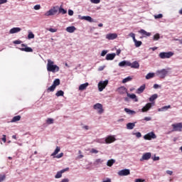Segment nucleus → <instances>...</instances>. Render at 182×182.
<instances>
[{
    "label": "nucleus",
    "instance_id": "9",
    "mask_svg": "<svg viewBox=\"0 0 182 182\" xmlns=\"http://www.w3.org/2000/svg\"><path fill=\"white\" fill-rule=\"evenodd\" d=\"M153 106H154V102H149L141 109V112H143V113H146V112H149V109H151Z\"/></svg>",
    "mask_w": 182,
    "mask_h": 182
},
{
    "label": "nucleus",
    "instance_id": "7",
    "mask_svg": "<svg viewBox=\"0 0 182 182\" xmlns=\"http://www.w3.org/2000/svg\"><path fill=\"white\" fill-rule=\"evenodd\" d=\"M156 134L154 132H149L144 136V140H151V139H156Z\"/></svg>",
    "mask_w": 182,
    "mask_h": 182
},
{
    "label": "nucleus",
    "instance_id": "21",
    "mask_svg": "<svg viewBox=\"0 0 182 182\" xmlns=\"http://www.w3.org/2000/svg\"><path fill=\"white\" fill-rule=\"evenodd\" d=\"M76 31V27L75 26H68L66 28V31L69 33H73Z\"/></svg>",
    "mask_w": 182,
    "mask_h": 182
},
{
    "label": "nucleus",
    "instance_id": "61",
    "mask_svg": "<svg viewBox=\"0 0 182 182\" xmlns=\"http://www.w3.org/2000/svg\"><path fill=\"white\" fill-rule=\"evenodd\" d=\"M166 173L168 174H169V176H172L173 175V171H166Z\"/></svg>",
    "mask_w": 182,
    "mask_h": 182
},
{
    "label": "nucleus",
    "instance_id": "29",
    "mask_svg": "<svg viewBox=\"0 0 182 182\" xmlns=\"http://www.w3.org/2000/svg\"><path fill=\"white\" fill-rule=\"evenodd\" d=\"M19 120H21V116L20 115L15 116L11 119V123H15L16 122H19Z\"/></svg>",
    "mask_w": 182,
    "mask_h": 182
},
{
    "label": "nucleus",
    "instance_id": "36",
    "mask_svg": "<svg viewBox=\"0 0 182 182\" xmlns=\"http://www.w3.org/2000/svg\"><path fill=\"white\" fill-rule=\"evenodd\" d=\"M157 97H158L157 94H154V95H151L149 97V102H154V100H156V99H157Z\"/></svg>",
    "mask_w": 182,
    "mask_h": 182
},
{
    "label": "nucleus",
    "instance_id": "43",
    "mask_svg": "<svg viewBox=\"0 0 182 182\" xmlns=\"http://www.w3.org/2000/svg\"><path fill=\"white\" fill-rule=\"evenodd\" d=\"M47 123H48V124H53V119H52V118H48V119H47Z\"/></svg>",
    "mask_w": 182,
    "mask_h": 182
},
{
    "label": "nucleus",
    "instance_id": "1",
    "mask_svg": "<svg viewBox=\"0 0 182 182\" xmlns=\"http://www.w3.org/2000/svg\"><path fill=\"white\" fill-rule=\"evenodd\" d=\"M47 70L48 72H53V73L59 72V66L55 65V63L52 61V60L48 59L47 63Z\"/></svg>",
    "mask_w": 182,
    "mask_h": 182
},
{
    "label": "nucleus",
    "instance_id": "58",
    "mask_svg": "<svg viewBox=\"0 0 182 182\" xmlns=\"http://www.w3.org/2000/svg\"><path fill=\"white\" fill-rule=\"evenodd\" d=\"M135 182H144V180L141 179V178H138L135 180Z\"/></svg>",
    "mask_w": 182,
    "mask_h": 182
},
{
    "label": "nucleus",
    "instance_id": "41",
    "mask_svg": "<svg viewBox=\"0 0 182 182\" xmlns=\"http://www.w3.org/2000/svg\"><path fill=\"white\" fill-rule=\"evenodd\" d=\"M134 42L135 43L136 48H139V46H141V43H142L141 41L135 40Z\"/></svg>",
    "mask_w": 182,
    "mask_h": 182
},
{
    "label": "nucleus",
    "instance_id": "24",
    "mask_svg": "<svg viewBox=\"0 0 182 182\" xmlns=\"http://www.w3.org/2000/svg\"><path fill=\"white\" fill-rule=\"evenodd\" d=\"M87 86H89V82H85L84 84H81L79 86V90H85L86 87H87Z\"/></svg>",
    "mask_w": 182,
    "mask_h": 182
},
{
    "label": "nucleus",
    "instance_id": "56",
    "mask_svg": "<svg viewBox=\"0 0 182 182\" xmlns=\"http://www.w3.org/2000/svg\"><path fill=\"white\" fill-rule=\"evenodd\" d=\"M68 15L70 16H73V10H68Z\"/></svg>",
    "mask_w": 182,
    "mask_h": 182
},
{
    "label": "nucleus",
    "instance_id": "53",
    "mask_svg": "<svg viewBox=\"0 0 182 182\" xmlns=\"http://www.w3.org/2000/svg\"><path fill=\"white\" fill-rule=\"evenodd\" d=\"M5 178H6V176H5V175H1L0 176V182H2V181H4V180H5Z\"/></svg>",
    "mask_w": 182,
    "mask_h": 182
},
{
    "label": "nucleus",
    "instance_id": "45",
    "mask_svg": "<svg viewBox=\"0 0 182 182\" xmlns=\"http://www.w3.org/2000/svg\"><path fill=\"white\" fill-rule=\"evenodd\" d=\"M154 18H155V19H160V18H163V14H160L158 15H155Z\"/></svg>",
    "mask_w": 182,
    "mask_h": 182
},
{
    "label": "nucleus",
    "instance_id": "19",
    "mask_svg": "<svg viewBox=\"0 0 182 182\" xmlns=\"http://www.w3.org/2000/svg\"><path fill=\"white\" fill-rule=\"evenodd\" d=\"M21 29L19 27H14L11 28L9 31V33H18V32H21Z\"/></svg>",
    "mask_w": 182,
    "mask_h": 182
},
{
    "label": "nucleus",
    "instance_id": "57",
    "mask_svg": "<svg viewBox=\"0 0 182 182\" xmlns=\"http://www.w3.org/2000/svg\"><path fill=\"white\" fill-rule=\"evenodd\" d=\"M8 2V0H0V5H2V4H6Z\"/></svg>",
    "mask_w": 182,
    "mask_h": 182
},
{
    "label": "nucleus",
    "instance_id": "22",
    "mask_svg": "<svg viewBox=\"0 0 182 182\" xmlns=\"http://www.w3.org/2000/svg\"><path fill=\"white\" fill-rule=\"evenodd\" d=\"M139 32V33L143 35V36H151V33H149L144 29H141Z\"/></svg>",
    "mask_w": 182,
    "mask_h": 182
},
{
    "label": "nucleus",
    "instance_id": "40",
    "mask_svg": "<svg viewBox=\"0 0 182 182\" xmlns=\"http://www.w3.org/2000/svg\"><path fill=\"white\" fill-rule=\"evenodd\" d=\"M35 38V34L32 33L31 31H28V39H33Z\"/></svg>",
    "mask_w": 182,
    "mask_h": 182
},
{
    "label": "nucleus",
    "instance_id": "47",
    "mask_svg": "<svg viewBox=\"0 0 182 182\" xmlns=\"http://www.w3.org/2000/svg\"><path fill=\"white\" fill-rule=\"evenodd\" d=\"M15 45H21L22 43V41L16 40L13 42Z\"/></svg>",
    "mask_w": 182,
    "mask_h": 182
},
{
    "label": "nucleus",
    "instance_id": "27",
    "mask_svg": "<svg viewBox=\"0 0 182 182\" xmlns=\"http://www.w3.org/2000/svg\"><path fill=\"white\" fill-rule=\"evenodd\" d=\"M114 163H116V160H114V159H109L107 162V166L108 167H112V166H113Z\"/></svg>",
    "mask_w": 182,
    "mask_h": 182
},
{
    "label": "nucleus",
    "instance_id": "50",
    "mask_svg": "<svg viewBox=\"0 0 182 182\" xmlns=\"http://www.w3.org/2000/svg\"><path fill=\"white\" fill-rule=\"evenodd\" d=\"M48 31L49 32H52L53 33L55 32H58V29L56 28H49Z\"/></svg>",
    "mask_w": 182,
    "mask_h": 182
},
{
    "label": "nucleus",
    "instance_id": "44",
    "mask_svg": "<svg viewBox=\"0 0 182 182\" xmlns=\"http://www.w3.org/2000/svg\"><path fill=\"white\" fill-rule=\"evenodd\" d=\"M129 36L132 38L134 41H136V34H134V33H129Z\"/></svg>",
    "mask_w": 182,
    "mask_h": 182
},
{
    "label": "nucleus",
    "instance_id": "11",
    "mask_svg": "<svg viewBox=\"0 0 182 182\" xmlns=\"http://www.w3.org/2000/svg\"><path fill=\"white\" fill-rule=\"evenodd\" d=\"M151 159V153L146 152L143 154L142 157L140 159V161H144V160H150Z\"/></svg>",
    "mask_w": 182,
    "mask_h": 182
},
{
    "label": "nucleus",
    "instance_id": "16",
    "mask_svg": "<svg viewBox=\"0 0 182 182\" xmlns=\"http://www.w3.org/2000/svg\"><path fill=\"white\" fill-rule=\"evenodd\" d=\"M116 38H117V33H108L106 35V39H108V41H113Z\"/></svg>",
    "mask_w": 182,
    "mask_h": 182
},
{
    "label": "nucleus",
    "instance_id": "18",
    "mask_svg": "<svg viewBox=\"0 0 182 182\" xmlns=\"http://www.w3.org/2000/svg\"><path fill=\"white\" fill-rule=\"evenodd\" d=\"M116 58V53H109L106 55V60H113Z\"/></svg>",
    "mask_w": 182,
    "mask_h": 182
},
{
    "label": "nucleus",
    "instance_id": "34",
    "mask_svg": "<svg viewBox=\"0 0 182 182\" xmlns=\"http://www.w3.org/2000/svg\"><path fill=\"white\" fill-rule=\"evenodd\" d=\"M55 89H56V87H55V86L53 85V84L50 87H48V88L47 89V92H48V93H49V92H55Z\"/></svg>",
    "mask_w": 182,
    "mask_h": 182
},
{
    "label": "nucleus",
    "instance_id": "28",
    "mask_svg": "<svg viewBox=\"0 0 182 182\" xmlns=\"http://www.w3.org/2000/svg\"><path fill=\"white\" fill-rule=\"evenodd\" d=\"M144 89H146V85H141L139 88L137 89V93H143V92H144Z\"/></svg>",
    "mask_w": 182,
    "mask_h": 182
},
{
    "label": "nucleus",
    "instance_id": "2",
    "mask_svg": "<svg viewBox=\"0 0 182 182\" xmlns=\"http://www.w3.org/2000/svg\"><path fill=\"white\" fill-rule=\"evenodd\" d=\"M168 70H170V68L158 70L156 71L155 75L160 79H165L166 76L168 75Z\"/></svg>",
    "mask_w": 182,
    "mask_h": 182
},
{
    "label": "nucleus",
    "instance_id": "23",
    "mask_svg": "<svg viewBox=\"0 0 182 182\" xmlns=\"http://www.w3.org/2000/svg\"><path fill=\"white\" fill-rule=\"evenodd\" d=\"M127 96L129 97L130 99L134 100V102H139V100H137V97L135 94H129V92L127 94Z\"/></svg>",
    "mask_w": 182,
    "mask_h": 182
},
{
    "label": "nucleus",
    "instance_id": "64",
    "mask_svg": "<svg viewBox=\"0 0 182 182\" xmlns=\"http://www.w3.org/2000/svg\"><path fill=\"white\" fill-rule=\"evenodd\" d=\"M154 89H159V85L157 84L154 85Z\"/></svg>",
    "mask_w": 182,
    "mask_h": 182
},
{
    "label": "nucleus",
    "instance_id": "30",
    "mask_svg": "<svg viewBox=\"0 0 182 182\" xmlns=\"http://www.w3.org/2000/svg\"><path fill=\"white\" fill-rule=\"evenodd\" d=\"M124 112L128 113V114H136V111L132 110L129 108H124Z\"/></svg>",
    "mask_w": 182,
    "mask_h": 182
},
{
    "label": "nucleus",
    "instance_id": "39",
    "mask_svg": "<svg viewBox=\"0 0 182 182\" xmlns=\"http://www.w3.org/2000/svg\"><path fill=\"white\" fill-rule=\"evenodd\" d=\"M63 95H65V92L62 90H59L55 93V96H57V97H59L60 96H63Z\"/></svg>",
    "mask_w": 182,
    "mask_h": 182
},
{
    "label": "nucleus",
    "instance_id": "59",
    "mask_svg": "<svg viewBox=\"0 0 182 182\" xmlns=\"http://www.w3.org/2000/svg\"><path fill=\"white\" fill-rule=\"evenodd\" d=\"M144 120H146V122H150V120H151V117H146L144 118Z\"/></svg>",
    "mask_w": 182,
    "mask_h": 182
},
{
    "label": "nucleus",
    "instance_id": "25",
    "mask_svg": "<svg viewBox=\"0 0 182 182\" xmlns=\"http://www.w3.org/2000/svg\"><path fill=\"white\" fill-rule=\"evenodd\" d=\"M134 126H136L134 123L129 122L127 124V129H128V130H133Z\"/></svg>",
    "mask_w": 182,
    "mask_h": 182
},
{
    "label": "nucleus",
    "instance_id": "46",
    "mask_svg": "<svg viewBox=\"0 0 182 182\" xmlns=\"http://www.w3.org/2000/svg\"><path fill=\"white\" fill-rule=\"evenodd\" d=\"M33 9H35V11H39V9H41V5L37 4L34 6Z\"/></svg>",
    "mask_w": 182,
    "mask_h": 182
},
{
    "label": "nucleus",
    "instance_id": "62",
    "mask_svg": "<svg viewBox=\"0 0 182 182\" xmlns=\"http://www.w3.org/2000/svg\"><path fill=\"white\" fill-rule=\"evenodd\" d=\"M121 53H122V50H120V49L117 50V55H119Z\"/></svg>",
    "mask_w": 182,
    "mask_h": 182
},
{
    "label": "nucleus",
    "instance_id": "8",
    "mask_svg": "<svg viewBox=\"0 0 182 182\" xmlns=\"http://www.w3.org/2000/svg\"><path fill=\"white\" fill-rule=\"evenodd\" d=\"M93 107H94L95 110H98V113L100 114H102V113H103V112H104L103 105H102V104H100V103L95 104Z\"/></svg>",
    "mask_w": 182,
    "mask_h": 182
},
{
    "label": "nucleus",
    "instance_id": "14",
    "mask_svg": "<svg viewBox=\"0 0 182 182\" xmlns=\"http://www.w3.org/2000/svg\"><path fill=\"white\" fill-rule=\"evenodd\" d=\"M118 174L121 176H129L130 174L129 169H122L118 172Z\"/></svg>",
    "mask_w": 182,
    "mask_h": 182
},
{
    "label": "nucleus",
    "instance_id": "35",
    "mask_svg": "<svg viewBox=\"0 0 182 182\" xmlns=\"http://www.w3.org/2000/svg\"><path fill=\"white\" fill-rule=\"evenodd\" d=\"M59 85H60V80L57 78L53 81V85H54L56 87V86H59Z\"/></svg>",
    "mask_w": 182,
    "mask_h": 182
},
{
    "label": "nucleus",
    "instance_id": "3",
    "mask_svg": "<svg viewBox=\"0 0 182 182\" xmlns=\"http://www.w3.org/2000/svg\"><path fill=\"white\" fill-rule=\"evenodd\" d=\"M174 53L171 52V51H168V52H161L159 53V56L161 59H170V58H171V56H173Z\"/></svg>",
    "mask_w": 182,
    "mask_h": 182
},
{
    "label": "nucleus",
    "instance_id": "10",
    "mask_svg": "<svg viewBox=\"0 0 182 182\" xmlns=\"http://www.w3.org/2000/svg\"><path fill=\"white\" fill-rule=\"evenodd\" d=\"M114 141H116V138L113 136H108L105 139V143L107 144H110V143H114Z\"/></svg>",
    "mask_w": 182,
    "mask_h": 182
},
{
    "label": "nucleus",
    "instance_id": "26",
    "mask_svg": "<svg viewBox=\"0 0 182 182\" xmlns=\"http://www.w3.org/2000/svg\"><path fill=\"white\" fill-rule=\"evenodd\" d=\"M129 61H122L119 63V66H120L121 68H123V66H129Z\"/></svg>",
    "mask_w": 182,
    "mask_h": 182
},
{
    "label": "nucleus",
    "instance_id": "31",
    "mask_svg": "<svg viewBox=\"0 0 182 182\" xmlns=\"http://www.w3.org/2000/svg\"><path fill=\"white\" fill-rule=\"evenodd\" d=\"M81 19H84L85 21H87L88 22H93V18H92V17L89 16H82Z\"/></svg>",
    "mask_w": 182,
    "mask_h": 182
},
{
    "label": "nucleus",
    "instance_id": "6",
    "mask_svg": "<svg viewBox=\"0 0 182 182\" xmlns=\"http://www.w3.org/2000/svg\"><path fill=\"white\" fill-rule=\"evenodd\" d=\"M173 127V132H181L182 131V123H176V124H173L172 125Z\"/></svg>",
    "mask_w": 182,
    "mask_h": 182
},
{
    "label": "nucleus",
    "instance_id": "48",
    "mask_svg": "<svg viewBox=\"0 0 182 182\" xmlns=\"http://www.w3.org/2000/svg\"><path fill=\"white\" fill-rule=\"evenodd\" d=\"M92 4H100V0H90Z\"/></svg>",
    "mask_w": 182,
    "mask_h": 182
},
{
    "label": "nucleus",
    "instance_id": "5",
    "mask_svg": "<svg viewBox=\"0 0 182 182\" xmlns=\"http://www.w3.org/2000/svg\"><path fill=\"white\" fill-rule=\"evenodd\" d=\"M109 85V80L100 81L98 83V89L100 92H103V90Z\"/></svg>",
    "mask_w": 182,
    "mask_h": 182
},
{
    "label": "nucleus",
    "instance_id": "13",
    "mask_svg": "<svg viewBox=\"0 0 182 182\" xmlns=\"http://www.w3.org/2000/svg\"><path fill=\"white\" fill-rule=\"evenodd\" d=\"M66 171H69V168H65L62 169L61 171H58L57 173V174L55 176V178H60V177H62V174H63V173H65Z\"/></svg>",
    "mask_w": 182,
    "mask_h": 182
},
{
    "label": "nucleus",
    "instance_id": "42",
    "mask_svg": "<svg viewBox=\"0 0 182 182\" xmlns=\"http://www.w3.org/2000/svg\"><path fill=\"white\" fill-rule=\"evenodd\" d=\"M160 39V34L156 33L154 36V41H159Z\"/></svg>",
    "mask_w": 182,
    "mask_h": 182
},
{
    "label": "nucleus",
    "instance_id": "60",
    "mask_svg": "<svg viewBox=\"0 0 182 182\" xmlns=\"http://www.w3.org/2000/svg\"><path fill=\"white\" fill-rule=\"evenodd\" d=\"M153 160H154V161H157L160 160V157L155 156Z\"/></svg>",
    "mask_w": 182,
    "mask_h": 182
},
{
    "label": "nucleus",
    "instance_id": "51",
    "mask_svg": "<svg viewBox=\"0 0 182 182\" xmlns=\"http://www.w3.org/2000/svg\"><path fill=\"white\" fill-rule=\"evenodd\" d=\"M134 134L138 139H139V137H141V133L140 132H136Z\"/></svg>",
    "mask_w": 182,
    "mask_h": 182
},
{
    "label": "nucleus",
    "instance_id": "55",
    "mask_svg": "<svg viewBox=\"0 0 182 182\" xmlns=\"http://www.w3.org/2000/svg\"><path fill=\"white\" fill-rule=\"evenodd\" d=\"M1 140L4 143H6V135H3Z\"/></svg>",
    "mask_w": 182,
    "mask_h": 182
},
{
    "label": "nucleus",
    "instance_id": "17",
    "mask_svg": "<svg viewBox=\"0 0 182 182\" xmlns=\"http://www.w3.org/2000/svg\"><path fill=\"white\" fill-rule=\"evenodd\" d=\"M118 93H119V95H124V93H127V88H126L125 87H120L118 88L117 90Z\"/></svg>",
    "mask_w": 182,
    "mask_h": 182
},
{
    "label": "nucleus",
    "instance_id": "4",
    "mask_svg": "<svg viewBox=\"0 0 182 182\" xmlns=\"http://www.w3.org/2000/svg\"><path fill=\"white\" fill-rule=\"evenodd\" d=\"M59 9V6H54L48 11L45 14V16H52L58 13V10Z\"/></svg>",
    "mask_w": 182,
    "mask_h": 182
},
{
    "label": "nucleus",
    "instance_id": "54",
    "mask_svg": "<svg viewBox=\"0 0 182 182\" xmlns=\"http://www.w3.org/2000/svg\"><path fill=\"white\" fill-rule=\"evenodd\" d=\"M107 53V50H102L101 53V56H105V55Z\"/></svg>",
    "mask_w": 182,
    "mask_h": 182
},
{
    "label": "nucleus",
    "instance_id": "38",
    "mask_svg": "<svg viewBox=\"0 0 182 182\" xmlns=\"http://www.w3.org/2000/svg\"><path fill=\"white\" fill-rule=\"evenodd\" d=\"M58 12L59 14H62L63 15H65V14H66L68 11L62 7H60V8L58 7Z\"/></svg>",
    "mask_w": 182,
    "mask_h": 182
},
{
    "label": "nucleus",
    "instance_id": "32",
    "mask_svg": "<svg viewBox=\"0 0 182 182\" xmlns=\"http://www.w3.org/2000/svg\"><path fill=\"white\" fill-rule=\"evenodd\" d=\"M155 73H149L146 75V79L149 80V79H151L153 77H154L155 76Z\"/></svg>",
    "mask_w": 182,
    "mask_h": 182
},
{
    "label": "nucleus",
    "instance_id": "63",
    "mask_svg": "<svg viewBox=\"0 0 182 182\" xmlns=\"http://www.w3.org/2000/svg\"><path fill=\"white\" fill-rule=\"evenodd\" d=\"M61 182H69V179L68 178H64L61 181Z\"/></svg>",
    "mask_w": 182,
    "mask_h": 182
},
{
    "label": "nucleus",
    "instance_id": "52",
    "mask_svg": "<svg viewBox=\"0 0 182 182\" xmlns=\"http://www.w3.org/2000/svg\"><path fill=\"white\" fill-rule=\"evenodd\" d=\"M90 152L97 154V153H99V151L96 150L95 149H92Z\"/></svg>",
    "mask_w": 182,
    "mask_h": 182
},
{
    "label": "nucleus",
    "instance_id": "49",
    "mask_svg": "<svg viewBox=\"0 0 182 182\" xmlns=\"http://www.w3.org/2000/svg\"><path fill=\"white\" fill-rule=\"evenodd\" d=\"M55 157H56V159H62V157H63V153L61 152L60 154L57 155Z\"/></svg>",
    "mask_w": 182,
    "mask_h": 182
},
{
    "label": "nucleus",
    "instance_id": "20",
    "mask_svg": "<svg viewBox=\"0 0 182 182\" xmlns=\"http://www.w3.org/2000/svg\"><path fill=\"white\" fill-rule=\"evenodd\" d=\"M168 109H171V105H167V106L162 107L158 109V112H166V111L168 110Z\"/></svg>",
    "mask_w": 182,
    "mask_h": 182
},
{
    "label": "nucleus",
    "instance_id": "37",
    "mask_svg": "<svg viewBox=\"0 0 182 182\" xmlns=\"http://www.w3.org/2000/svg\"><path fill=\"white\" fill-rule=\"evenodd\" d=\"M132 79H133V78H132V77L129 76V77L124 78V79L122 80V83H127V82L132 81Z\"/></svg>",
    "mask_w": 182,
    "mask_h": 182
},
{
    "label": "nucleus",
    "instance_id": "33",
    "mask_svg": "<svg viewBox=\"0 0 182 182\" xmlns=\"http://www.w3.org/2000/svg\"><path fill=\"white\" fill-rule=\"evenodd\" d=\"M59 151H60V146H57L55 150L54 151V152L51 154V156L53 157L56 156V154H58V153H59Z\"/></svg>",
    "mask_w": 182,
    "mask_h": 182
},
{
    "label": "nucleus",
    "instance_id": "15",
    "mask_svg": "<svg viewBox=\"0 0 182 182\" xmlns=\"http://www.w3.org/2000/svg\"><path fill=\"white\" fill-rule=\"evenodd\" d=\"M129 66L132 69H139V68H140V64L137 61H134L133 63L129 62Z\"/></svg>",
    "mask_w": 182,
    "mask_h": 182
},
{
    "label": "nucleus",
    "instance_id": "12",
    "mask_svg": "<svg viewBox=\"0 0 182 182\" xmlns=\"http://www.w3.org/2000/svg\"><path fill=\"white\" fill-rule=\"evenodd\" d=\"M22 48H20V50L22 52H33V50L31 47H28L26 44H21Z\"/></svg>",
    "mask_w": 182,
    "mask_h": 182
}]
</instances>
